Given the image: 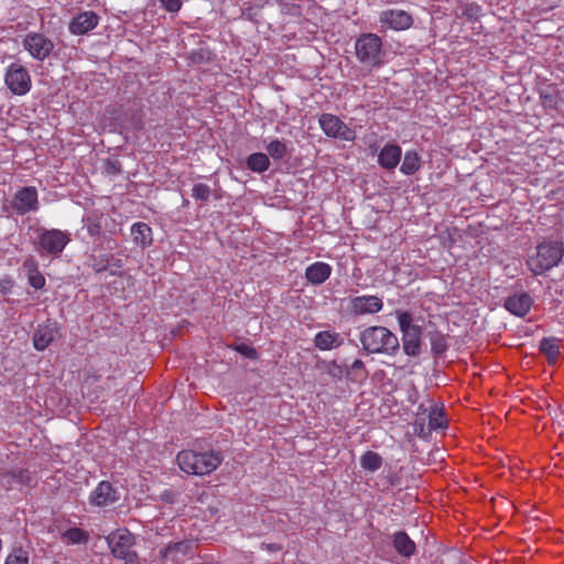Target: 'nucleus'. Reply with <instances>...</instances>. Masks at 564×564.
<instances>
[{
  "label": "nucleus",
  "instance_id": "nucleus-45",
  "mask_svg": "<svg viewBox=\"0 0 564 564\" xmlns=\"http://www.w3.org/2000/svg\"><path fill=\"white\" fill-rule=\"evenodd\" d=\"M22 268L26 272V275L32 274L33 272L40 271L37 261L35 260V258L33 256H29L23 261Z\"/></svg>",
  "mask_w": 564,
  "mask_h": 564
},
{
  "label": "nucleus",
  "instance_id": "nucleus-28",
  "mask_svg": "<svg viewBox=\"0 0 564 564\" xmlns=\"http://www.w3.org/2000/svg\"><path fill=\"white\" fill-rule=\"evenodd\" d=\"M369 376V372L362 360L356 359L351 366L346 369V377L355 382H362Z\"/></svg>",
  "mask_w": 564,
  "mask_h": 564
},
{
  "label": "nucleus",
  "instance_id": "nucleus-41",
  "mask_svg": "<svg viewBox=\"0 0 564 564\" xmlns=\"http://www.w3.org/2000/svg\"><path fill=\"white\" fill-rule=\"evenodd\" d=\"M424 413H420L414 422V432L419 435V436H427L431 431H429V425L425 426V417L423 416Z\"/></svg>",
  "mask_w": 564,
  "mask_h": 564
},
{
  "label": "nucleus",
  "instance_id": "nucleus-8",
  "mask_svg": "<svg viewBox=\"0 0 564 564\" xmlns=\"http://www.w3.org/2000/svg\"><path fill=\"white\" fill-rule=\"evenodd\" d=\"M319 126L327 137L352 141L356 133L337 116L330 113H323L318 119Z\"/></svg>",
  "mask_w": 564,
  "mask_h": 564
},
{
  "label": "nucleus",
  "instance_id": "nucleus-36",
  "mask_svg": "<svg viewBox=\"0 0 564 564\" xmlns=\"http://www.w3.org/2000/svg\"><path fill=\"white\" fill-rule=\"evenodd\" d=\"M267 151L273 160H281L288 155L286 143L278 139L267 145Z\"/></svg>",
  "mask_w": 564,
  "mask_h": 564
},
{
  "label": "nucleus",
  "instance_id": "nucleus-7",
  "mask_svg": "<svg viewBox=\"0 0 564 564\" xmlns=\"http://www.w3.org/2000/svg\"><path fill=\"white\" fill-rule=\"evenodd\" d=\"M4 82L10 91L19 96L28 94L32 86L28 69L18 63H12L8 67Z\"/></svg>",
  "mask_w": 564,
  "mask_h": 564
},
{
  "label": "nucleus",
  "instance_id": "nucleus-22",
  "mask_svg": "<svg viewBox=\"0 0 564 564\" xmlns=\"http://www.w3.org/2000/svg\"><path fill=\"white\" fill-rule=\"evenodd\" d=\"M344 339L340 334L329 330H323L315 335L314 345L321 350H330L343 344Z\"/></svg>",
  "mask_w": 564,
  "mask_h": 564
},
{
  "label": "nucleus",
  "instance_id": "nucleus-15",
  "mask_svg": "<svg viewBox=\"0 0 564 564\" xmlns=\"http://www.w3.org/2000/svg\"><path fill=\"white\" fill-rule=\"evenodd\" d=\"M532 299L528 293H518L509 296L505 302V307L517 316H524L531 308Z\"/></svg>",
  "mask_w": 564,
  "mask_h": 564
},
{
  "label": "nucleus",
  "instance_id": "nucleus-1",
  "mask_svg": "<svg viewBox=\"0 0 564 564\" xmlns=\"http://www.w3.org/2000/svg\"><path fill=\"white\" fill-rule=\"evenodd\" d=\"M362 349L367 354L394 356L400 349L399 338L384 326H369L359 336Z\"/></svg>",
  "mask_w": 564,
  "mask_h": 564
},
{
  "label": "nucleus",
  "instance_id": "nucleus-16",
  "mask_svg": "<svg viewBox=\"0 0 564 564\" xmlns=\"http://www.w3.org/2000/svg\"><path fill=\"white\" fill-rule=\"evenodd\" d=\"M57 328L55 324L40 325L33 335V345L36 350H44L55 339Z\"/></svg>",
  "mask_w": 564,
  "mask_h": 564
},
{
  "label": "nucleus",
  "instance_id": "nucleus-5",
  "mask_svg": "<svg viewBox=\"0 0 564 564\" xmlns=\"http://www.w3.org/2000/svg\"><path fill=\"white\" fill-rule=\"evenodd\" d=\"M107 543L116 558L124 564H140L138 554L132 550L135 536L127 529H119L107 536Z\"/></svg>",
  "mask_w": 564,
  "mask_h": 564
},
{
  "label": "nucleus",
  "instance_id": "nucleus-43",
  "mask_svg": "<svg viewBox=\"0 0 564 564\" xmlns=\"http://www.w3.org/2000/svg\"><path fill=\"white\" fill-rule=\"evenodd\" d=\"M108 262L111 275H116L119 273V270L123 267V262L121 259L117 258L115 254L108 253Z\"/></svg>",
  "mask_w": 564,
  "mask_h": 564
},
{
  "label": "nucleus",
  "instance_id": "nucleus-19",
  "mask_svg": "<svg viewBox=\"0 0 564 564\" xmlns=\"http://www.w3.org/2000/svg\"><path fill=\"white\" fill-rule=\"evenodd\" d=\"M402 150L398 144H386L379 153L378 162L387 170L394 169L401 160Z\"/></svg>",
  "mask_w": 564,
  "mask_h": 564
},
{
  "label": "nucleus",
  "instance_id": "nucleus-20",
  "mask_svg": "<svg viewBox=\"0 0 564 564\" xmlns=\"http://www.w3.org/2000/svg\"><path fill=\"white\" fill-rule=\"evenodd\" d=\"M196 547V543L194 541L184 540L176 543L169 544L164 551L163 556L165 558H172L175 562H180L182 558L178 555L186 556L188 554H193Z\"/></svg>",
  "mask_w": 564,
  "mask_h": 564
},
{
  "label": "nucleus",
  "instance_id": "nucleus-2",
  "mask_svg": "<svg viewBox=\"0 0 564 564\" xmlns=\"http://www.w3.org/2000/svg\"><path fill=\"white\" fill-rule=\"evenodd\" d=\"M180 468L192 475H208L221 464V456L214 451L197 453L182 451L176 457Z\"/></svg>",
  "mask_w": 564,
  "mask_h": 564
},
{
  "label": "nucleus",
  "instance_id": "nucleus-6",
  "mask_svg": "<svg viewBox=\"0 0 564 564\" xmlns=\"http://www.w3.org/2000/svg\"><path fill=\"white\" fill-rule=\"evenodd\" d=\"M70 241L69 235L59 229H41L36 251L41 256H59Z\"/></svg>",
  "mask_w": 564,
  "mask_h": 564
},
{
  "label": "nucleus",
  "instance_id": "nucleus-29",
  "mask_svg": "<svg viewBox=\"0 0 564 564\" xmlns=\"http://www.w3.org/2000/svg\"><path fill=\"white\" fill-rule=\"evenodd\" d=\"M317 369H322L333 379L340 380L344 375H346V370L343 366L337 364L335 360H319L316 364Z\"/></svg>",
  "mask_w": 564,
  "mask_h": 564
},
{
  "label": "nucleus",
  "instance_id": "nucleus-18",
  "mask_svg": "<svg viewBox=\"0 0 564 564\" xmlns=\"http://www.w3.org/2000/svg\"><path fill=\"white\" fill-rule=\"evenodd\" d=\"M83 223L90 237L99 238L107 223V217L99 210H91L84 216Z\"/></svg>",
  "mask_w": 564,
  "mask_h": 564
},
{
  "label": "nucleus",
  "instance_id": "nucleus-42",
  "mask_svg": "<svg viewBox=\"0 0 564 564\" xmlns=\"http://www.w3.org/2000/svg\"><path fill=\"white\" fill-rule=\"evenodd\" d=\"M235 350L251 360H256L259 357L258 351L252 346L246 344L236 345Z\"/></svg>",
  "mask_w": 564,
  "mask_h": 564
},
{
  "label": "nucleus",
  "instance_id": "nucleus-10",
  "mask_svg": "<svg viewBox=\"0 0 564 564\" xmlns=\"http://www.w3.org/2000/svg\"><path fill=\"white\" fill-rule=\"evenodd\" d=\"M11 206L19 215H25L30 212L37 210L39 197L36 188L33 186H25L19 189L11 202Z\"/></svg>",
  "mask_w": 564,
  "mask_h": 564
},
{
  "label": "nucleus",
  "instance_id": "nucleus-38",
  "mask_svg": "<svg viewBox=\"0 0 564 564\" xmlns=\"http://www.w3.org/2000/svg\"><path fill=\"white\" fill-rule=\"evenodd\" d=\"M212 194V189L208 185L204 183H197L193 186L192 196L199 202H207L209 200Z\"/></svg>",
  "mask_w": 564,
  "mask_h": 564
},
{
  "label": "nucleus",
  "instance_id": "nucleus-30",
  "mask_svg": "<svg viewBox=\"0 0 564 564\" xmlns=\"http://www.w3.org/2000/svg\"><path fill=\"white\" fill-rule=\"evenodd\" d=\"M62 540L67 544H85L89 540V534L80 528H70L62 534Z\"/></svg>",
  "mask_w": 564,
  "mask_h": 564
},
{
  "label": "nucleus",
  "instance_id": "nucleus-21",
  "mask_svg": "<svg viewBox=\"0 0 564 564\" xmlns=\"http://www.w3.org/2000/svg\"><path fill=\"white\" fill-rule=\"evenodd\" d=\"M332 273V268L325 262H315L306 268L305 278L312 284L318 285L325 282Z\"/></svg>",
  "mask_w": 564,
  "mask_h": 564
},
{
  "label": "nucleus",
  "instance_id": "nucleus-24",
  "mask_svg": "<svg viewBox=\"0 0 564 564\" xmlns=\"http://www.w3.org/2000/svg\"><path fill=\"white\" fill-rule=\"evenodd\" d=\"M393 546L395 551L404 557L412 556L416 551L415 543L410 539V536L404 531L394 533Z\"/></svg>",
  "mask_w": 564,
  "mask_h": 564
},
{
  "label": "nucleus",
  "instance_id": "nucleus-11",
  "mask_svg": "<svg viewBox=\"0 0 564 564\" xmlns=\"http://www.w3.org/2000/svg\"><path fill=\"white\" fill-rule=\"evenodd\" d=\"M383 307V302L376 295L355 296L349 300V313L352 316H361L366 314H376Z\"/></svg>",
  "mask_w": 564,
  "mask_h": 564
},
{
  "label": "nucleus",
  "instance_id": "nucleus-4",
  "mask_svg": "<svg viewBox=\"0 0 564 564\" xmlns=\"http://www.w3.org/2000/svg\"><path fill=\"white\" fill-rule=\"evenodd\" d=\"M355 51L358 61L366 67H380L383 63L382 41L375 33L361 34L355 43Z\"/></svg>",
  "mask_w": 564,
  "mask_h": 564
},
{
  "label": "nucleus",
  "instance_id": "nucleus-35",
  "mask_svg": "<svg viewBox=\"0 0 564 564\" xmlns=\"http://www.w3.org/2000/svg\"><path fill=\"white\" fill-rule=\"evenodd\" d=\"M431 350L434 355L440 356L447 349V343L445 336L435 330L430 334Z\"/></svg>",
  "mask_w": 564,
  "mask_h": 564
},
{
  "label": "nucleus",
  "instance_id": "nucleus-39",
  "mask_svg": "<svg viewBox=\"0 0 564 564\" xmlns=\"http://www.w3.org/2000/svg\"><path fill=\"white\" fill-rule=\"evenodd\" d=\"M6 564H29V554L22 547L14 549L7 557Z\"/></svg>",
  "mask_w": 564,
  "mask_h": 564
},
{
  "label": "nucleus",
  "instance_id": "nucleus-17",
  "mask_svg": "<svg viewBox=\"0 0 564 564\" xmlns=\"http://www.w3.org/2000/svg\"><path fill=\"white\" fill-rule=\"evenodd\" d=\"M422 327L412 328L410 332L402 334V348L403 351L410 357H416L421 352L422 346Z\"/></svg>",
  "mask_w": 564,
  "mask_h": 564
},
{
  "label": "nucleus",
  "instance_id": "nucleus-46",
  "mask_svg": "<svg viewBox=\"0 0 564 564\" xmlns=\"http://www.w3.org/2000/svg\"><path fill=\"white\" fill-rule=\"evenodd\" d=\"M162 7L169 12H177L182 7L181 0H160Z\"/></svg>",
  "mask_w": 564,
  "mask_h": 564
},
{
  "label": "nucleus",
  "instance_id": "nucleus-40",
  "mask_svg": "<svg viewBox=\"0 0 564 564\" xmlns=\"http://www.w3.org/2000/svg\"><path fill=\"white\" fill-rule=\"evenodd\" d=\"M26 276L29 284L34 289L42 290L45 286L46 280L40 271L33 272L32 274H29Z\"/></svg>",
  "mask_w": 564,
  "mask_h": 564
},
{
  "label": "nucleus",
  "instance_id": "nucleus-37",
  "mask_svg": "<svg viewBox=\"0 0 564 564\" xmlns=\"http://www.w3.org/2000/svg\"><path fill=\"white\" fill-rule=\"evenodd\" d=\"M398 322L400 329L403 333H406L412 328H420L421 326L413 323V316L410 312L403 311V312H397Z\"/></svg>",
  "mask_w": 564,
  "mask_h": 564
},
{
  "label": "nucleus",
  "instance_id": "nucleus-34",
  "mask_svg": "<svg viewBox=\"0 0 564 564\" xmlns=\"http://www.w3.org/2000/svg\"><path fill=\"white\" fill-rule=\"evenodd\" d=\"M88 267L94 270L95 273H104L109 269L108 253L105 254H91L88 258Z\"/></svg>",
  "mask_w": 564,
  "mask_h": 564
},
{
  "label": "nucleus",
  "instance_id": "nucleus-44",
  "mask_svg": "<svg viewBox=\"0 0 564 564\" xmlns=\"http://www.w3.org/2000/svg\"><path fill=\"white\" fill-rule=\"evenodd\" d=\"M479 11H480V7L479 6L474 4V3L473 4H467V6L462 8L460 15L467 18L468 20H473V19H475L478 15Z\"/></svg>",
  "mask_w": 564,
  "mask_h": 564
},
{
  "label": "nucleus",
  "instance_id": "nucleus-31",
  "mask_svg": "<svg viewBox=\"0 0 564 564\" xmlns=\"http://www.w3.org/2000/svg\"><path fill=\"white\" fill-rule=\"evenodd\" d=\"M247 165L251 171L261 173L269 169L270 160L267 154L257 152L248 158Z\"/></svg>",
  "mask_w": 564,
  "mask_h": 564
},
{
  "label": "nucleus",
  "instance_id": "nucleus-26",
  "mask_svg": "<svg viewBox=\"0 0 564 564\" xmlns=\"http://www.w3.org/2000/svg\"><path fill=\"white\" fill-rule=\"evenodd\" d=\"M540 351L547 358L550 365H554L560 356V339L544 337L540 341Z\"/></svg>",
  "mask_w": 564,
  "mask_h": 564
},
{
  "label": "nucleus",
  "instance_id": "nucleus-13",
  "mask_svg": "<svg viewBox=\"0 0 564 564\" xmlns=\"http://www.w3.org/2000/svg\"><path fill=\"white\" fill-rule=\"evenodd\" d=\"M99 22V17L93 11H85L72 19L68 29L74 35H84L94 30Z\"/></svg>",
  "mask_w": 564,
  "mask_h": 564
},
{
  "label": "nucleus",
  "instance_id": "nucleus-27",
  "mask_svg": "<svg viewBox=\"0 0 564 564\" xmlns=\"http://www.w3.org/2000/svg\"><path fill=\"white\" fill-rule=\"evenodd\" d=\"M3 479H7V485L12 487L13 485H30L31 475L28 469H12L3 474Z\"/></svg>",
  "mask_w": 564,
  "mask_h": 564
},
{
  "label": "nucleus",
  "instance_id": "nucleus-14",
  "mask_svg": "<svg viewBox=\"0 0 564 564\" xmlns=\"http://www.w3.org/2000/svg\"><path fill=\"white\" fill-rule=\"evenodd\" d=\"M118 499L117 489L109 481H101L90 496V502L96 506H108Z\"/></svg>",
  "mask_w": 564,
  "mask_h": 564
},
{
  "label": "nucleus",
  "instance_id": "nucleus-9",
  "mask_svg": "<svg viewBox=\"0 0 564 564\" xmlns=\"http://www.w3.org/2000/svg\"><path fill=\"white\" fill-rule=\"evenodd\" d=\"M24 48L37 61H44L53 52L55 45L42 33H29L23 40Z\"/></svg>",
  "mask_w": 564,
  "mask_h": 564
},
{
  "label": "nucleus",
  "instance_id": "nucleus-48",
  "mask_svg": "<svg viewBox=\"0 0 564 564\" xmlns=\"http://www.w3.org/2000/svg\"><path fill=\"white\" fill-rule=\"evenodd\" d=\"M161 499L164 502L173 503L175 501V492L172 490H165L164 492H162Z\"/></svg>",
  "mask_w": 564,
  "mask_h": 564
},
{
  "label": "nucleus",
  "instance_id": "nucleus-23",
  "mask_svg": "<svg viewBox=\"0 0 564 564\" xmlns=\"http://www.w3.org/2000/svg\"><path fill=\"white\" fill-rule=\"evenodd\" d=\"M133 241L141 249H145L152 245V229L145 223H135L131 227Z\"/></svg>",
  "mask_w": 564,
  "mask_h": 564
},
{
  "label": "nucleus",
  "instance_id": "nucleus-47",
  "mask_svg": "<svg viewBox=\"0 0 564 564\" xmlns=\"http://www.w3.org/2000/svg\"><path fill=\"white\" fill-rule=\"evenodd\" d=\"M541 98L543 100V106L544 107H553L555 105V98L551 94L542 93L541 94Z\"/></svg>",
  "mask_w": 564,
  "mask_h": 564
},
{
  "label": "nucleus",
  "instance_id": "nucleus-25",
  "mask_svg": "<svg viewBox=\"0 0 564 564\" xmlns=\"http://www.w3.org/2000/svg\"><path fill=\"white\" fill-rule=\"evenodd\" d=\"M427 412L429 431L444 429L447 426V419L443 408L437 404L431 403L429 409H424L423 413Z\"/></svg>",
  "mask_w": 564,
  "mask_h": 564
},
{
  "label": "nucleus",
  "instance_id": "nucleus-3",
  "mask_svg": "<svg viewBox=\"0 0 564 564\" xmlns=\"http://www.w3.org/2000/svg\"><path fill=\"white\" fill-rule=\"evenodd\" d=\"M564 256V245L561 241H543L536 247V252L530 256L527 264L534 274H542L558 264Z\"/></svg>",
  "mask_w": 564,
  "mask_h": 564
},
{
  "label": "nucleus",
  "instance_id": "nucleus-12",
  "mask_svg": "<svg viewBox=\"0 0 564 564\" xmlns=\"http://www.w3.org/2000/svg\"><path fill=\"white\" fill-rule=\"evenodd\" d=\"M379 21L386 28L395 31L408 30L413 24L412 15L409 12L399 9H389L382 11L380 13Z\"/></svg>",
  "mask_w": 564,
  "mask_h": 564
},
{
  "label": "nucleus",
  "instance_id": "nucleus-33",
  "mask_svg": "<svg viewBox=\"0 0 564 564\" xmlns=\"http://www.w3.org/2000/svg\"><path fill=\"white\" fill-rule=\"evenodd\" d=\"M420 169V156L415 151H408L404 154L400 171L406 175L414 174Z\"/></svg>",
  "mask_w": 564,
  "mask_h": 564
},
{
  "label": "nucleus",
  "instance_id": "nucleus-32",
  "mask_svg": "<svg viewBox=\"0 0 564 564\" xmlns=\"http://www.w3.org/2000/svg\"><path fill=\"white\" fill-rule=\"evenodd\" d=\"M382 457L376 453V452H372V451H368L366 452L361 457H360V465L364 469L368 470V471H377L378 469L381 468L382 466Z\"/></svg>",
  "mask_w": 564,
  "mask_h": 564
}]
</instances>
